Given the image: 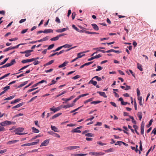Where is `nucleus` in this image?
<instances>
[{"mask_svg": "<svg viewBox=\"0 0 156 156\" xmlns=\"http://www.w3.org/2000/svg\"><path fill=\"white\" fill-rule=\"evenodd\" d=\"M12 122L9 121H5L0 123V125L2 126L11 124Z\"/></svg>", "mask_w": 156, "mask_h": 156, "instance_id": "1", "label": "nucleus"}, {"mask_svg": "<svg viewBox=\"0 0 156 156\" xmlns=\"http://www.w3.org/2000/svg\"><path fill=\"white\" fill-rule=\"evenodd\" d=\"M24 129L23 128H19L16 129V134L19 135H22L24 134V133H20L23 131Z\"/></svg>", "mask_w": 156, "mask_h": 156, "instance_id": "2", "label": "nucleus"}, {"mask_svg": "<svg viewBox=\"0 0 156 156\" xmlns=\"http://www.w3.org/2000/svg\"><path fill=\"white\" fill-rule=\"evenodd\" d=\"M80 147L78 146H70L68 147H66L64 148V149L66 151L68 150H72L75 149Z\"/></svg>", "mask_w": 156, "mask_h": 156, "instance_id": "3", "label": "nucleus"}, {"mask_svg": "<svg viewBox=\"0 0 156 156\" xmlns=\"http://www.w3.org/2000/svg\"><path fill=\"white\" fill-rule=\"evenodd\" d=\"M89 154L90 155H95V156H98L99 155H102L104 154V153L101 152H90L89 153Z\"/></svg>", "mask_w": 156, "mask_h": 156, "instance_id": "4", "label": "nucleus"}, {"mask_svg": "<svg viewBox=\"0 0 156 156\" xmlns=\"http://www.w3.org/2000/svg\"><path fill=\"white\" fill-rule=\"evenodd\" d=\"M49 143V140H46L42 143L40 147H43L47 146Z\"/></svg>", "mask_w": 156, "mask_h": 156, "instance_id": "5", "label": "nucleus"}, {"mask_svg": "<svg viewBox=\"0 0 156 156\" xmlns=\"http://www.w3.org/2000/svg\"><path fill=\"white\" fill-rule=\"evenodd\" d=\"M74 105L73 104H68L66 105H61L62 107L67 108H68L73 107Z\"/></svg>", "mask_w": 156, "mask_h": 156, "instance_id": "6", "label": "nucleus"}, {"mask_svg": "<svg viewBox=\"0 0 156 156\" xmlns=\"http://www.w3.org/2000/svg\"><path fill=\"white\" fill-rule=\"evenodd\" d=\"M34 61V59H32V58L30 59H27L25 60H23L21 62L23 63H25L27 62H31Z\"/></svg>", "mask_w": 156, "mask_h": 156, "instance_id": "7", "label": "nucleus"}, {"mask_svg": "<svg viewBox=\"0 0 156 156\" xmlns=\"http://www.w3.org/2000/svg\"><path fill=\"white\" fill-rule=\"evenodd\" d=\"M33 50H26V53H25V56L26 57H28L31 55L30 53L33 52Z\"/></svg>", "mask_w": 156, "mask_h": 156, "instance_id": "8", "label": "nucleus"}, {"mask_svg": "<svg viewBox=\"0 0 156 156\" xmlns=\"http://www.w3.org/2000/svg\"><path fill=\"white\" fill-rule=\"evenodd\" d=\"M67 28H65L62 29H59L56 30V31L58 33H62L67 30Z\"/></svg>", "mask_w": 156, "mask_h": 156, "instance_id": "9", "label": "nucleus"}, {"mask_svg": "<svg viewBox=\"0 0 156 156\" xmlns=\"http://www.w3.org/2000/svg\"><path fill=\"white\" fill-rule=\"evenodd\" d=\"M76 46H75V47H72L69 49H68L67 50H63L61 51H60L59 52H58V55L62 53H64V52H67V51H69L70 50L72 49H73V48H75V47H76Z\"/></svg>", "mask_w": 156, "mask_h": 156, "instance_id": "10", "label": "nucleus"}, {"mask_svg": "<svg viewBox=\"0 0 156 156\" xmlns=\"http://www.w3.org/2000/svg\"><path fill=\"white\" fill-rule=\"evenodd\" d=\"M69 63V62L67 61H65L62 64L58 66V68H61L64 67L65 66H66L67 64Z\"/></svg>", "mask_w": 156, "mask_h": 156, "instance_id": "11", "label": "nucleus"}, {"mask_svg": "<svg viewBox=\"0 0 156 156\" xmlns=\"http://www.w3.org/2000/svg\"><path fill=\"white\" fill-rule=\"evenodd\" d=\"M97 93H98L100 94V95L103 96L104 98H107V96L106 95L105 92H102L101 91H97Z\"/></svg>", "mask_w": 156, "mask_h": 156, "instance_id": "12", "label": "nucleus"}, {"mask_svg": "<svg viewBox=\"0 0 156 156\" xmlns=\"http://www.w3.org/2000/svg\"><path fill=\"white\" fill-rule=\"evenodd\" d=\"M51 129L55 132H59V130L58 128L53 126H51Z\"/></svg>", "mask_w": 156, "mask_h": 156, "instance_id": "13", "label": "nucleus"}, {"mask_svg": "<svg viewBox=\"0 0 156 156\" xmlns=\"http://www.w3.org/2000/svg\"><path fill=\"white\" fill-rule=\"evenodd\" d=\"M19 141L18 140H13L9 141L7 142V144H11L15 143Z\"/></svg>", "mask_w": 156, "mask_h": 156, "instance_id": "14", "label": "nucleus"}, {"mask_svg": "<svg viewBox=\"0 0 156 156\" xmlns=\"http://www.w3.org/2000/svg\"><path fill=\"white\" fill-rule=\"evenodd\" d=\"M91 25L93 29L95 30H99V27L98 26L95 24H92Z\"/></svg>", "mask_w": 156, "mask_h": 156, "instance_id": "15", "label": "nucleus"}, {"mask_svg": "<svg viewBox=\"0 0 156 156\" xmlns=\"http://www.w3.org/2000/svg\"><path fill=\"white\" fill-rule=\"evenodd\" d=\"M144 124H142L141 125L140 129H141V134L142 135L144 134Z\"/></svg>", "mask_w": 156, "mask_h": 156, "instance_id": "16", "label": "nucleus"}, {"mask_svg": "<svg viewBox=\"0 0 156 156\" xmlns=\"http://www.w3.org/2000/svg\"><path fill=\"white\" fill-rule=\"evenodd\" d=\"M44 33H53V30L51 29H47L44 30Z\"/></svg>", "mask_w": 156, "mask_h": 156, "instance_id": "17", "label": "nucleus"}, {"mask_svg": "<svg viewBox=\"0 0 156 156\" xmlns=\"http://www.w3.org/2000/svg\"><path fill=\"white\" fill-rule=\"evenodd\" d=\"M74 98V97L73 96H71L69 98H62V100L66 102H67L68 101Z\"/></svg>", "mask_w": 156, "mask_h": 156, "instance_id": "18", "label": "nucleus"}, {"mask_svg": "<svg viewBox=\"0 0 156 156\" xmlns=\"http://www.w3.org/2000/svg\"><path fill=\"white\" fill-rule=\"evenodd\" d=\"M23 103H19V104H17L16 105L13 107L12 108L14 109V108H18L20 107H21V106H22L23 105Z\"/></svg>", "mask_w": 156, "mask_h": 156, "instance_id": "19", "label": "nucleus"}, {"mask_svg": "<svg viewBox=\"0 0 156 156\" xmlns=\"http://www.w3.org/2000/svg\"><path fill=\"white\" fill-rule=\"evenodd\" d=\"M71 132L72 133H80L81 132V131L80 130L78 129H77V128L74 129H73L71 131Z\"/></svg>", "mask_w": 156, "mask_h": 156, "instance_id": "20", "label": "nucleus"}, {"mask_svg": "<svg viewBox=\"0 0 156 156\" xmlns=\"http://www.w3.org/2000/svg\"><path fill=\"white\" fill-rule=\"evenodd\" d=\"M93 79H92L89 82V83H91L94 86L96 85L97 84V82L96 81H94L93 80Z\"/></svg>", "mask_w": 156, "mask_h": 156, "instance_id": "21", "label": "nucleus"}, {"mask_svg": "<svg viewBox=\"0 0 156 156\" xmlns=\"http://www.w3.org/2000/svg\"><path fill=\"white\" fill-rule=\"evenodd\" d=\"M39 142V139H37L36 140V142H32V143H30V144H31V146H33L34 145H35L37 144Z\"/></svg>", "mask_w": 156, "mask_h": 156, "instance_id": "22", "label": "nucleus"}, {"mask_svg": "<svg viewBox=\"0 0 156 156\" xmlns=\"http://www.w3.org/2000/svg\"><path fill=\"white\" fill-rule=\"evenodd\" d=\"M138 99L139 101V103L140 105L142 106L143 105L142 103V97L141 96L138 97Z\"/></svg>", "mask_w": 156, "mask_h": 156, "instance_id": "23", "label": "nucleus"}, {"mask_svg": "<svg viewBox=\"0 0 156 156\" xmlns=\"http://www.w3.org/2000/svg\"><path fill=\"white\" fill-rule=\"evenodd\" d=\"M31 129L33 132L34 133H37L39 132V130L35 127H32Z\"/></svg>", "mask_w": 156, "mask_h": 156, "instance_id": "24", "label": "nucleus"}, {"mask_svg": "<svg viewBox=\"0 0 156 156\" xmlns=\"http://www.w3.org/2000/svg\"><path fill=\"white\" fill-rule=\"evenodd\" d=\"M137 68L139 69L140 71H142L143 69L142 68V65L139 63H137Z\"/></svg>", "mask_w": 156, "mask_h": 156, "instance_id": "25", "label": "nucleus"}, {"mask_svg": "<svg viewBox=\"0 0 156 156\" xmlns=\"http://www.w3.org/2000/svg\"><path fill=\"white\" fill-rule=\"evenodd\" d=\"M85 54H83L82 52L79 53L77 54V58H81L82 56L85 55Z\"/></svg>", "mask_w": 156, "mask_h": 156, "instance_id": "26", "label": "nucleus"}, {"mask_svg": "<svg viewBox=\"0 0 156 156\" xmlns=\"http://www.w3.org/2000/svg\"><path fill=\"white\" fill-rule=\"evenodd\" d=\"M87 155V154H75L73 155V156H85Z\"/></svg>", "mask_w": 156, "mask_h": 156, "instance_id": "27", "label": "nucleus"}, {"mask_svg": "<svg viewBox=\"0 0 156 156\" xmlns=\"http://www.w3.org/2000/svg\"><path fill=\"white\" fill-rule=\"evenodd\" d=\"M62 114V113H59L56 114L54 116H53L51 118V119H53L58 117L60 115Z\"/></svg>", "mask_w": 156, "mask_h": 156, "instance_id": "28", "label": "nucleus"}, {"mask_svg": "<svg viewBox=\"0 0 156 156\" xmlns=\"http://www.w3.org/2000/svg\"><path fill=\"white\" fill-rule=\"evenodd\" d=\"M95 78H96L97 80L98 81H101L102 80V79L101 77H99L98 76H96L92 78V79H94Z\"/></svg>", "mask_w": 156, "mask_h": 156, "instance_id": "29", "label": "nucleus"}, {"mask_svg": "<svg viewBox=\"0 0 156 156\" xmlns=\"http://www.w3.org/2000/svg\"><path fill=\"white\" fill-rule=\"evenodd\" d=\"M137 116L139 117V120H141L142 117V113L140 112H138L137 113Z\"/></svg>", "mask_w": 156, "mask_h": 156, "instance_id": "30", "label": "nucleus"}, {"mask_svg": "<svg viewBox=\"0 0 156 156\" xmlns=\"http://www.w3.org/2000/svg\"><path fill=\"white\" fill-rule=\"evenodd\" d=\"M21 100V99L20 98H18L14 100V101H12L11 102V104H12L15 103H16L17 102H18L20 101Z\"/></svg>", "mask_w": 156, "mask_h": 156, "instance_id": "31", "label": "nucleus"}, {"mask_svg": "<svg viewBox=\"0 0 156 156\" xmlns=\"http://www.w3.org/2000/svg\"><path fill=\"white\" fill-rule=\"evenodd\" d=\"M54 60H51L50 61L46 63L44 65V66H46L50 65L52 64V63H53L54 62Z\"/></svg>", "mask_w": 156, "mask_h": 156, "instance_id": "32", "label": "nucleus"}, {"mask_svg": "<svg viewBox=\"0 0 156 156\" xmlns=\"http://www.w3.org/2000/svg\"><path fill=\"white\" fill-rule=\"evenodd\" d=\"M59 37L57 35V36H56L55 37H53V38H51L50 39V40L51 41H56V40H58L59 39Z\"/></svg>", "mask_w": 156, "mask_h": 156, "instance_id": "33", "label": "nucleus"}, {"mask_svg": "<svg viewBox=\"0 0 156 156\" xmlns=\"http://www.w3.org/2000/svg\"><path fill=\"white\" fill-rule=\"evenodd\" d=\"M129 117L132 119V122L134 124H136V121L134 119L133 117V116H129Z\"/></svg>", "mask_w": 156, "mask_h": 156, "instance_id": "34", "label": "nucleus"}, {"mask_svg": "<svg viewBox=\"0 0 156 156\" xmlns=\"http://www.w3.org/2000/svg\"><path fill=\"white\" fill-rule=\"evenodd\" d=\"M101 102V101H94L91 102L90 103L91 104H98V103H99Z\"/></svg>", "mask_w": 156, "mask_h": 156, "instance_id": "35", "label": "nucleus"}, {"mask_svg": "<svg viewBox=\"0 0 156 156\" xmlns=\"http://www.w3.org/2000/svg\"><path fill=\"white\" fill-rule=\"evenodd\" d=\"M93 99L94 98H90V99L85 101L84 103L85 104H86V103L88 102L92 101Z\"/></svg>", "mask_w": 156, "mask_h": 156, "instance_id": "36", "label": "nucleus"}, {"mask_svg": "<svg viewBox=\"0 0 156 156\" xmlns=\"http://www.w3.org/2000/svg\"><path fill=\"white\" fill-rule=\"evenodd\" d=\"M72 46V45L69 44H66L62 46V48H69Z\"/></svg>", "mask_w": 156, "mask_h": 156, "instance_id": "37", "label": "nucleus"}, {"mask_svg": "<svg viewBox=\"0 0 156 156\" xmlns=\"http://www.w3.org/2000/svg\"><path fill=\"white\" fill-rule=\"evenodd\" d=\"M41 136L40 135H38L34 137H33L30 141H32L33 140H35L38 137H40Z\"/></svg>", "mask_w": 156, "mask_h": 156, "instance_id": "38", "label": "nucleus"}, {"mask_svg": "<svg viewBox=\"0 0 156 156\" xmlns=\"http://www.w3.org/2000/svg\"><path fill=\"white\" fill-rule=\"evenodd\" d=\"M15 97V96L13 95L10 96L4 99V100H9L12 99Z\"/></svg>", "mask_w": 156, "mask_h": 156, "instance_id": "39", "label": "nucleus"}, {"mask_svg": "<svg viewBox=\"0 0 156 156\" xmlns=\"http://www.w3.org/2000/svg\"><path fill=\"white\" fill-rule=\"evenodd\" d=\"M15 62V59L12 60L10 63H8L9 65V66L13 65Z\"/></svg>", "mask_w": 156, "mask_h": 156, "instance_id": "40", "label": "nucleus"}, {"mask_svg": "<svg viewBox=\"0 0 156 156\" xmlns=\"http://www.w3.org/2000/svg\"><path fill=\"white\" fill-rule=\"evenodd\" d=\"M113 151H114L113 149L112 148H110L109 149L105 150V151L106 152L108 153V152H113Z\"/></svg>", "mask_w": 156, "mask_h": 156, "instance_id": "41", "label": "nucleus"}, {"mask_svg": "<svg viewBox=\"0 0 156 156\" xmlns=\"http://www.w3.org/2000/svg\"><path fill=\"white\" fill-rule=\"evenodd\" d=\"M28 81H26L24 82L23 83L21 84H20L19 85V86L18 87H23L24 85H25L26 84H27L28 83Z\"/></svg>", "mask_w": 156, "mask_h": 156, "instance_id": "42", "label": "nucleus"}, {"mask_svg": "<svg viewBox=\"0 0 156 156\" xmlns=\"http://www.w3.org/2000/svg\"><path fill=\"white\" fill-rule=\"evenodd\" d=\"M8 58H5L3 62H1L0 63V65H3L5 63L8 59Z\"/></svg>", "mask_w": 156, "mask_h": 156, "instance_id": "43", "label": "nucleus"}, {"mask_svg": "<svg viewBox=\"0 0 156 156\" xmlns=\"http://www.w3.org/2000/svg\"><path fill=\"white\" fill-rule=\"evenodd\" d=\"M153 122V119H151L149 121V124L146 126L147 128H149Z\"/></svg>", "mask_w": 156, "mask_h": 156, "instance_id": "44", "label": "nucleus"}, {"mask_svg": "<svg viewBox=\"0 0 156 156\" xmlns=\"http://www.w3.org/2000/svg\"><path fill=\"white\" fill-rule=\"evenodd\" d=\"M85 135L86 136H87L93 137V136H94V134L92 133H87Z\"/></svg>", "mask_w": 156, "mask_h": 156, "instance_id": "45", "label": "nucleus"}, {"mask_svg": "<svg viewBox=\"0 0 156 156\" xmlns=\"http://www.w3.org/2000/svg\"><path fill=\"white\" fill-rule=\"evenodd\" d=\"M54 46V44H51V45H49L48 48L47 49L48 50H50Z\"/></svg>", "mask_w": 156, "mask_h": 156, "instance_id": "46", "label": "nucleus"}, {"mask_svg": "<svg viewBox=\"0 0 156 156\" xmlns=\"http://www.w3.org/2000/svg\"><path fill=\"white\" fill-rule=\"evenodd\" d=\"M11 49H12V47H9V48H7L6 49H5L3 51H4V52H6V51H9V50H11Z\"/></svg>", "mask_w": 156, "mask_h": 156, "instance_id": "47", "label": "nucleus"}, {"mask_svg": "<svg viewBox=\"0 0 156 156\" xmlns=\"http://www.w3.org/2000/svg\"><path fill=\"white\" fill-rule=\"evenodd\" d=\"M72 27L75 30L77 31L78 32V31H79V29L76 27L75 25H72Z\"/></svg>", "mask_w": 156, "mask_h": 156, "instance_id": "48", "label": "nucleus"}, {"mask_svg": "<svg viewBox=\"0 0 156 156\" xmlns=\"http://www.w3.org/2000/svg\"><path fill=\"white\" fill-rule=\"evenodd\" d=\"M67 91H63V92H62L61 93L58 95H57L56 96V97L57 98V97H59V96H60L62 95L65 94V93H66V92Z\"/></svg>", "mask_w": 156, "mask_h": 156, "instance_id": "49", "label": "nucleus"}, {"mask_svg": "<svg viewBox=\"0 0 156 156\" xmlns=\"http://www.w3.org/2000/svg\"><path fill=\"white\" fill-rule=\"evenodd\" d=\"M78 32H80V33H83L84 32L86 34H88V31H87L85 30H79V31H78Z\"/></svg>", "mask_w": 156, "mask_h": 156, "instance_id": "50", "label": "nucleus"}, {"mask_svg": "<svg viewBox=\"0 0 156 156\" xmlns=\"http://www.w3.org/2000/svg\"><path fill=\"white\" fill-rule=\"evenodd\" d=\"M5 129L3 127L0 126V132H3L5 131Z\"/></svg>", "mask_w": 156, "mask_h": 156, "instance_id": "51", "label": "nucleus"}, {"mask_svg": "<svg viewBox=\"0 0 156 156\" xmlns=\"http://www.w3.org/2000/svg\"><path fill=\"white\" fill-rule=\"evenodd\" d=\"M10 89V86H6L4 87L3 88L4 91L6 92L7 90H9Z\"/></svg>", "mask_w": 156, "mask_h": 156, "instance_id": "52", "label": "nucleus"}, {"mask_svg": "<svg viewBox=\"0 0 156 156\" xmlns=\"http://www.w3.org/2000/svg\"><path fill=\"white\" fill-rule=\"evenodd\" d=\"M88 94H81V95H80L78 96H79V98H81L82 97H83L85 96H87V95H88Z\"/></svg>", "mask_w": 156, "mask_h": 156, "instance_id": "53", "label": "nucleus"}, {"mask_svg": "<svg viewBox=\"0 0 156 156\" xmlns=\"http://www.w3.org/2000/svg\"><path fill=\"white\" fill-rule=\"evenodd\" d=\"M136 91L137 96L138 97H140V93L139 90L138 88H137Z\"/></svg>", "mask_w": 156, "mask_h": 156, "instance_id": "54", "label": "nucleus"}, {"mask_svg": "<svg viewBox=\"0 0 156 156\" xmlns=\"http://www.w3.org/2000/svg\"><path fill=\"white\" fill-rule=\"evenodd\" d=\"M9 64L8 63H7L6 64H5V65L0 67V68H4L7 67H9Z\"/></svg>", "mask_w": 156, "mask_h": 156, "instance_id": "55", "label": "nucleus"}, {"mask_svg": "<svg viewBox=\"0 0 156 156\" xmlns=\"http://www.w3.org/2000/svg\"><path fill=\"white\" fill-rule=\"evenodd\" d=\"M88 34H98L99 33H96L95 32H90L89 31H88Z\"/></svg>", "mask_w": 156, "mask_h": 156, "instance_id": "56", "label": "nucleus"}, {"mask_svg": "<svg viewBox=\"0 0 156 156\" xmlns=\"http://www.w3.org/2000/svg\"><path fill=\"white\" fill-rule=\"evenodd\" d=\"M96 70V71H100L102 69V68L99 66H98Z\"/></svg>", "mask_w": 156, "mask_h": 156, "instance_id": "57", "label": "nucleus"}, {"mask_svg": "<svg viewBox=\"0 0 156 156\" xmlns=\"http://www.w3.org/2000/svg\"><path fill=\"white\" fill-rule=\"evenodd\" d=\"M55 21L58 23H60L61 22H60V20L58 18V17H57L56 18V19H55Z\"/></svg>", "mask_w": 156, "mask_h": 156, "instance_id": "58", "label": "nucleus"}, {"mask_svg": "<svg viewBox=\"0 0 156 156\" xmlns=\"http://www.w3.org/2000/svg\"><path fill=\"white\" fill-rule=\"evenodd\" d=\"M76 12H73L72 15V19L73 20H74V19L75 18V17L76 16Z\"/></svg>", "mask_w": 156, "mask_h": 156, "instance_id": "59", "label": "nucleus"}, {"mask_svg": "<svg viewBox=\"0 0 156 156\" xmlns=\"http://www.w3.org/2000/svg\"><path fill=\"white\" fill-rule=\"evenodd\" d=\"M140 151H142L143 150L142 149V143L141 142V141H140Z\"/></svg>", "mask_w": 156, "mask_h": 156, "instance_id": "60", "label": "nucleus"}, {"mask_svg": "<svg viewBox=\"0 0 156 156\" xmlns=\"http://www.w3.org/2000/svg\"><path fill=\"white\" fill-rule=\"evenodd\" d=\"M80 77V76L79 75H77L73 77L72 78L74 80H76Z\"/></svg>", "mask_w": 156, "mask_h": 156, "instance_id": "61", "label": "nucleus"}, {"mask_svg": "<svg viewBox=\"0 0 156 156\" xmlns=\"http://www.w3.org/2000/svg\"><path fill=\"white\" fill-rule=\"evenodd\" d=\"M101 55L100 54L94 56V59L99 58L101 57Z\"/></svg>", "mask_w": 156, "mask_h": 156, "instance_id": "62", "label": "nucleus"}, {"mask_svg": "<svg viewBox=\"0 0 156 156\" xmlns=\"http://www.w3.org/2000/svg\"><path fill=\"white\" fill-rule=\"evenodd\" d=\"M122 141H117L116 143L115 144V145H119V146H120L121 145V144L122 143Z\"/></svg>", "mask_w": 156, "mask_h": 156, "instance_id": "63", "label": "nucleus"}, {"mask_svg": "<svg viewBox=\"0 0 156 156\" xmlns=\"http://www.w3.org/2000/svg\"><path fill=\"white\" fill-rule=\"evenodd\" d=\"M49 38V37L48 36H47L44 38H43L42 39L43 41H45L48 40Z\"/></svg>", "mask_w": 156, "mask_h": 156, "instance_id": "64", "label": "nucleus"}]
</instances>
